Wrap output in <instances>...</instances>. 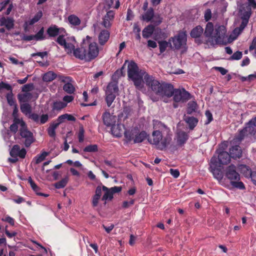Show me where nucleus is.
Wrapping results in <instances>:
<instances>
[{
  "label": "nucleus",
  "instance_id": "nucleus-1",
  "mask_svg": "<svg viewBox=\"0 0 256 256\" xmlns=\"http://www.w3.org/2000/svg\"><path fill=\"white\" fill-rule=\"evenodd\" d=\"M144 82L147 86L156 95L170 98L172 96V85L164 82H160L152 76L146 74Z\"/></svg>",
  "mask_w": 256,
  "mask_h": 256
},
{
  "label": "nucleus",
  "instance_id": "nucleus-2",
  "mask_svg": "<svg viewBox=\"0 0 256 256\" xmlns=\"http://www.w3.org/2000/svg\"><path fill=\"white\" fill-rule=\"evenodd\" d=\"M128 76L131 80L136 87L140 89L143 86V77L146 74H148L143 70H140L137 64L133 60L128 62Z\"/></svg>",
  "mask_w": 256,
  "mask_h": 256
},
{
  "label": "nucleus",
  "instance_id": "nucleus-3",
  "mask_svg": "<svg viewBox=\"0 0 256 256\" xmlns=\"http://www.w3.org/2000/svg\"><path fill=\"white\" fill-rule=\"evenodd\" d=\"M92 38L89 36H86V39L82 41L83 47L84 48L82 54H81V60H84L86 62H90L96 58L98 55L99 49L98 46L96 42H92Z\"/></svg>",
  "mask_w": 256,
  "mask_h": 256
},
{
  "label": "nucleus",
  "instance_id": "nucleus-4",
  "mask_svg": "<svg viewBox=\"0 0 256 256\" xmlns=\"http://www.w3.org/2000/svg\"><path fill=\"white\" fill-rule=\"evenodd\" d=\"M171 138L168 136L162 139V132L158 131H153L151 136L148 138V142L155 145L157 149L162 150L170 144Z\"/></svg>",
  "mask_w": 256,
  "mask_h": 256
},
{
  "label": "nucleus",
  "instance_id": "nucleus-5",
  "mask_svg": "<svg viewBox=\"0 0 256 256\" xmlns=\"http://www.w3.org/2000/svg\"><path fill=\"white\" fill-rule=\"evenodd\" d=\"M226 177L230 180L232 186L235 188L242 190L244 188L243 182H239L240 176L236 171V167L234 164H231L227 167L225 170Z\"/></svg>",
  "mask_w": 256,
  "mask_h": 256
},
{
  "label": "nucleus",
  "instance_id": "nucleus-6",
  "mask_svg": "<svg viewBox=\"0 0 256 256\" xmlns=\"http://www.w3.org/2000/svg\"><path fill=\"white\" fill-rule=\"evenodd\" d=\"M227 37L226 27L224 26H218L215 28L214 38H210L211 45L222 44Z\"/></svg>",
  "mask_w": 256,
  "mask_h": 256
},
{
  "label": "nucleus",
  "instance_id": "nucleus-7",
  "mask_svg": "<svg viewBox=\"0 0 256 256\" xmlns=\"http://www.w3.org/2000/svg\"><path fill=\"white\" fill-rule=\"evenodd\" d=\"M58 80L64 84L63 86L64 90L69 94H72L75 91V88L72 85V78L70 76H65L62 74H58Z\"/></svg>",
  "mask_w": 256,
  "mask_h": 256
},
{
  "label": "nucleus",
  "instance_id": "nucleus-8",
  "mask_svg": "<svg viewBox=\"0 0 256 256\" xmlns=\"http://www.w3.org/2000/svg\"><path fill=\"white\" fill-rule=\"evenodd\" d=\"M174 96V100L175 102H184L190 98V94L184 88L182 90H174L172 86V96Z\"/></svg>",
  "mask_w": 256,
  "mask_h": 256
},
{
  "label": "nucleus",
  "instance_id": "nucleus-9",
  "mask_svg": "<svg viewBox=\"0 0 256 256\" xmlns=\"http://www.w3.org/2000/svg\"><path fill=\"white\" fill-rule=\"evenodd\" d=\"M186 32H180L174 37L170 38V42H172L174 48L176 49H180L183 45L186 44Z\"/></svg>",
  "mask_w": 256,
  "mask_h": 256
},
{
  "label": "nucleus",
  "instance_id": "nucleus-10",
  "mask_svg": "<svg viewBox=\"0 0 256 256\" xmlns=\"http://www.w3.org/2000/svg\"><path fill=\"white\" fill-rule=\"evenodd\" d=\"M255 126L253 121L250 120L246 124V126L240 131L239 136L234 138L232 142V144L236 142H240L243 139L244 134L248 133L250 134H254L255 131Z\"/></svg>",
  "mask_w": 256,
  "mask_h": 256
},
{
  "label": "nucleus",
  "instance_id": "nucleus-11",
  "mask_svg": "<svg viewBox=\"0 0 256 256\" xmlns=\"http://www.w3.org/2000/svg\"><path fill=\"white\" fill-rule=\"evenodd\" d=\"M20 135L24 139V142L26 147H29L34 141L33 133L28 129L27 125L20 128Z\"/></svg>",
  "mask_w": 256,
  "mask_h": 256
},
{
  "label": "nucleus",
  "instance_id": "nucleus-12",
  "mask_svg": "<svg viewBox=\"0 0 256 256\" xmlns=\"http://www.w3.org/2000/svg\"><path fill=\"white\" fill-rule=\"evenodd\" d=\"M220 166V165L218 164L216 157L214 156L210 160V168L214 178L218 181H221L223 178V173L221 170L218 168V167Z\"/></svg>",
  "mask_w": 256,
  "mask_h": 256
},
{
  "label": "nucleus",
  "instance_id": "nucleus-13",
  "mask_svg": "<svg viewBox=\"0 0 256 256\" xmlns=\"http://www.w3.org/2000/svg\"><path fill=\"white\" fill-rule=\"evenodd\" d=\"M13 118V123L10 126V130L14 134L16 133L18 130V125L20 124V128L26 127V123L22 118H20L18 116H14Z\"/></svg>",
  "mask_w": 256,
  "mask_h": 256
},
{
  "label": "nucleus",
  "instance_id": "nucleus-14",
  "mask_svg": "<svg viewBox=\"0 0 256 256\" xmlns=\"http://www.w3.org/2000/svg\"><path fill=\"white\" fill-rule=\"evenodd\" d=\"M26 154V149L24 148L20 149V146L18 144L14 145L10 152V155L12 158L18 156L20 158H25Z\"/></svg>",
  "mask_w": 256,
  "mask_h": 256
},
{
  "label": "nucleus",
  "instance_id": "nucleus-15",
  "mask_svg": "<svg viewBox=\"0 0 256 256\" xmlns=\"http://www.w3.org/2000/svg\"><path fill=\"white\" fill-rule=\"evenodd\" d=\"M28 118L34 122L40 124H44L48 120V114H42L40 118L38 114L32 113L30 114Z\"/></svg>",
  "mask_w": 256,
  "mask_h": 256
},
{
  "label": "nucleus",
  "instance_id": "nucleus-16",
  "mask_svg": "<svg viewBox=\"0 0 256 256\" xmlns=\"http://www.w3.org/2000/svg\"><path fill=\"white\" fill-rule=\"evenodd\" d=\"M214 26L212 22H208L205 28V30L204 32V36L206 38V40L207 44H210L211 45V41L210 38H214Z\"/></svg>",
  "mask_w": 256,
  "mask_h": 256
},
{
  "label": "nucleus",
  "instance_id": "nucleus-17",
  "mask_svg": "<svg viewBox=\"0 0 256 256\" xmlns=\"http://www.w3.org/2000/svg\"><path fill=\"white\" fill-rule=\"evenodd\" d=\"M102 120L104 125L110 126L115 124L116 117L110 114L109 112H106L102 114Z\"/></svg>",
  "mask_w": 256,
  "mask_h": 256
},
{
  "label": "nucleus",
  "instance_id": "nucleus-18",
  "mask_svg": "<svg viewBox=\"0 0 256 256\" xmlns=\"http://www.w3.org/2000/svg\"><path fill=\"white\" fill-rule=\"evenodd\" d=\"M152 123L153 128L154 130V131H158L162 133L166 132L167 134L170 131V128L166 125L158 120H153Z\"/></svg>",
  "mask_w": 256,
  "mask_h": 256
},
{
  "label": "nucleus",
  "instance_id": "nucleus-19",
  "mask_svg": "<svg viewBox=\"0 0 256 256\" xmlns=\"http://www.w3.org/2000/svg\"><path fill=\"white\" fill-rule=\"evenodd\" d=\"M114 13L112 10H110L107 12L106 14L103 18L102 22V25L106 28H108L111 26L112 22L114 20Z\"/></svg>",
  "mask_w": 256,
  "mask_h": 256
},
{
  "label": "nucleus",
  "instance_id": "nucleus-20",
  "mask_svg": "<svg viewBox=\"0 0 256 256\" xmlns=\"http://www.w3.org/2000/svg\"><path fill=\"white\" fill-rule=\"evenodd\" d=\"M230 154L226 152L222 151L218 152V164L220 166L228 164L230 161Z\"/></svg>",
  "mask_w": 256,
  "mask_h": 256
},
{
  "label": "nucleus",
  "instance_id": "nucleus-21",
  "mask_svg": "<svg viewBox=\"0 0 256 256\" xmlns=\"http://www.w3.org/2000/svg\"><path fill=\"white\" fill-rule=\"evenodd\" d=\"M14 22L12 18L2 16L0 18V26H4L9 30L14 28Z\"/></svg>",
  "mask_w": 256,
  "mask_h": 256
},
{
  "label": "nucleus",
  "instance_id": "nucleus-22",
  "mask_svg": "<svg viewBox=\"0 0 256 256\" xmlns=\"http://www.w3.org/2000/svg\"><path fill=\"white\" fill-rule=\"evenodd\" d=\"M240 12L242 15V20L248 21L249 18L252 14L250 8L246 4H242L240 8Z\"/></svg>",
  "mask_w": 256,
  "mask_h": 256
},
{
  "label": "nucleus",
  "instance_id": "nucleus-23",
  "mask_svg": "<svg viewBox=\"0 0 256 256\" xmlns=\"http://www.w3.org/2000/svg\"><path fill=\"white\" fill-rule=\"evenodd\" d=\"M111 131L113 135L117 137H120L124 132V126L122 124H117L112 126Z\"/></svg>",
  "mask_w": 256,
  "mask_h": 256
},
{
  "label": "nucleus",
  "instance_id": "nucleus-24",
  "mask_svg": "<svg viewBox=\"0 0 256 256\" xmlns=\"http://www.w3.org/2000/svg\"><path fill=\"white\" fill-rule=\"evenodd\" d=\"M230 154L231 158L236 159L242 156V150L238 145L232 146L230 149Z\"/></svg>",
  "mask_w": 256,
  "mask_h": 256
},
{
  "label": "nucleus",
  "instance_id": "nucleus-25",
  "mask_svg": "<svg viewBox=\"0 0 256 256\" xmlns=\"http://www.w3.org/2000/svg\"><path fill=\"white\" fill-rule=\"evenodd\" d=\"M118 92V83L116 82H109L108 84L106 90V94H111L116 95Z\"/></svg>",
  "mask_w": 256,
  "mask_h": 256
},
{
  "label": "nucleus",
  "instance_id": "nucleus-26",
  "mask_svg": "<svg viewBox=\"0 0 256 256\" xmlns=\"http://www.w3.org/2000/svg\"><path fill=\"white\" fill-rule=\"evenodd\" d=\"M110 32L107 30H102L98 35L99 44L103 46L108 40L110 38Z\"/></svg>",
  "mask_w": 256,
  "mask_h": 256
},
{
  "label": "nucleus",
  "instance_id": "nucleus-27",
  "mask_svg": "<svg viewBox=\"0 0 256 256\" xmlns=\"http://www.w3.org/2000/svg\"><path fill=\"white\" fill-rule=\"evenodd\" d=\"M188 134L184 131H178L176 134L177 142L178 144L182 145L184 144L188 139Z\"/></svg>",
  "mask_w": 256,
  "mask_h": 256
},
{
  "label": "nucleus",
  "instance_id": "nucleus-28",
  "mask_svg": "<svg viewBox=\"0 0 256 256\" xmlns=\"http://www.w3.org/2000/svg\"><path fill=\"white\" fill-rule=\"evenodd\" d=\"M154 26L152 24H150L146 26L142 32V36L145 38H150L154 30Z\"/></svg>",
  "mask_w": 256,
  "mask_h": 256
},
{
  "label": "nucleus",
  "instance_id": "nucleus-29",
  "mask_svg": "<svg viewBox=\"0 0 256 256\" xmlns=\"http://www.w3.org/2000/svg\"><path fill=\"white\" fill-rule=\"evenodd\" d=\"M32 98V95L30 92H24L18 94V99L20 103L28 102L31 100Z\"/></svg>",
  "mask_w": 256,
  "mask_h": 256
},
{
  "label": "nucleus",
  "instance_id": "nucleus-30",
  "mask_svg": "<svg viewBox=\"0 0 256 256\" xmlns=\"http://www.w3.org/2000/svg\"><path fill=\"white\" fill-rule=\"evenodd\" d=\"M20 109L21 112L25 115L32 114V108L30 104L28 102L20 103Z\"/></svg>",
  "mask_w": 256,
  "mask_h": 256
},
{
  "label": "nucleus",
  "instance_id": "nucleus-31",
  "mask_svg": "<svg viewBox=\"0 0 256 256\" xmlns=\"http://www.w3.org/2000/svg\"><path fill=\"white\" fill-rule=\"evenodd\" d=\"M154 10L152 8H148L142 16V20L146 22H150L154 16Z\"/></svg>",
  "mask_w": 256,
  "mask_h": 256
},
{
  "label": "nucleus",
  "instance_id": "nucleus-32",
  "mask_svg": "<svg viewBox=\"0 0 256 256\" xmlns=\"http://www.w3.org/2000/svg\"><path fill=\"white\" fill-rule=\"evenodd\" d=\"M203 32V28L200 26H198L192 30L190 34L192 38H198Z\"/></svg>",
  "mask_w": 256,
  "mask_h": 256
},
{
  "label": "nucleus",
  "instance_id": "nucleus-33",
  "mask_svg": "<svg viewBox=\"0 0 256 256\" xmlns=\"http://www.w3.org/2000/svg\"><path fill=\"white\" fill-rule=\"evenodd\" d=\"M60 28L56 25L50 26L46 30V33L50 37H55L59 34Z\"/></svg>",
  "mask_w": 256,
  "mask_h": 256
},
{
  "label": "nucleus",
  "instance_id": "nucleus-34",
  "mask_svg": "<svg viewBox=\"0 0 256 256\" xmlns=\"http://www.w3.org/2000/svg\"><path fill=\"white\" fill-rule=\"evenodd\" d=\"M102 190L104 191V194L102 200H104V204H106V200L109 199L111 200L113 198V194L110 188H108L106 186H102Z\"/></svg>",
  "mask_w": 256,
  "mask_h": 256
},
{
  "label": "nucleus",
  "instance_id": "nucleus-35",
  "mask_svg": "<svg viewBox=\"0 0 256 256\" xmlns=\"http://www.w3.org/2000/svg\"><path fill=\"white\" fill-rule=\"evenodd\" d=\"M248 21L246 20H242V22L240 26L238 28H236L233 30V34L236 36H238L239 34H241L245 27L247 26Z\"/></svg>",
  "mask_w": 256,
  "mask_h": 256
},
{
  "label": "nucleus",
  "instance_id": "nucleus-36",
  "mask_svg": "<svg viewBox=\"0 0 256 256\" xmlns=\"http://www.w3.org/2000/svg\"><path fill=\"white\" fill-rule=\"evenodd\" d=\"M184 120L188 124L190 130H193L198 124V120L194 117L186 116Z\"/></svg>",
  "mask_w": 256,
  "mask_h": 256
},
{
  "label": "nucleus",
  "instance_id": "nucleus-37",
  "mask_svg": "<svg viewBox=\"0 0 256 256\" xmlns=\"http://www.w3.org/2000/svg\"><path fill=\"white\" fill-rule=\"evenodd\" d=\"M58 76H57L54 72L49 71L44 74L42 79L44 81L48 82L53 80L56 78H58Z\"/></svg>",
  "mask_w": 256,
  "mask_h": 256
},
{
  "label": "nucleus",
  "instance_id": "nucleus-38",
  "mask_svg": "<svg viewBox=\"0 0 256 256\" xmlns=\"http://www.w3.org/2000/svg\"><path fill=\"white\" fill-rule=\"evenodd\" d=\"M58 126L55 124V122H52L50 124V126L47 129V132L48 136L52 138L56 137V130Z\"/></svg>",
  "mask_w": 256,
  "mask_h": 256
},
{
  "label": "nucleus",
  "instance_id": "nucleus-39",
  "mask_svg": "<svg viewBox=\"0 0 256 256\" xmlns=\"http://www.w3.org/2000/svg\"><path fill=\"white\" fill-rule=\"evenodd\" d=\"M198 108V104L194 101H190L188 104L186 112L188 114H190L196 112Z\"/></svg>",
  "mask_w": 256,
  "mask_h": 256
},
{
  "label": "nucleus",
  "instance_id": "nucleus-40",
  "mask_svg": "<svg viewBox=\"0 0 256 256\" xmlns=\"http://www.w3.org/2000/svg\"><path fill=\"white\" fill-rule=\"evenodd\" d=\"M162 18L160 14H154V16L152 17V20L150 21L152 23V24L156 26H159L162 22Z\"/></svg>",
  "mask_w": 256,
  "mask_h": 256
},
{
  "label": "nucleus",
  "instance_id": "nucleus-41",
  "mask_svg": "<svg viewBox=\"0 0 256 256\" xmlns=\"http://www.w3.org/2000/svg\"><path fill=\"white\" fill-rule=\"evenodd\" d=\"M147 137V134L146 132L142 131L136 135L134 139V143L142 142Z\"/></svg>",
  "mask_w": 256,
  "mask_h": 256
},
{
  "label": "nucleus",
  "instance_id": "nucleus-42",
  "mask_svg": "<svg viewBox=\"0 0 256 256\" xmlns=\"http://www.w3.org/2000/svg\"><path fill=\"white\" fill-rule=\"evenodd\" d=\"M68 21L73 26H78L80 24V19L74 14H71L68 16Z\"/></svg>",
  "mask_w": 256,
  "mask_h": 256
},
{
  "label": "nucleus",
  "instance_id": "nucleus-43",
  "mask_svg": "<svg viewBox=\"0 0 256 256\" xmlns=\"http://www.w3.org/2000/svg\"><path fill=\"white\" fill-rule=\"evenodd\" d=\"M6 98L8 103L10 106H14L15 105H17L16 100L14 98V94L12 93V90L10 92H8L6 94Z\"/></svg>",
  "mask_w": 256,
  "mask_h": 256
},
{
  "label": "nucleus",
  "instance_id": "nucleus-44",
  "mask_svg": "<svg viewBox=\"0 0 256 256\" xmlns=\"http://www.w3.org/2000/svg\"><path fill=\"white\" fill-rule=\"evenodd\" d=\"M160 50V53H163L166 50V48L170 44V47H172V45L170 42V40L168 42H167L166 41H160L158 42Z\"/></svg>",
  "mask_w": 256,
  "mask_h": 256
},
{
  "label": "nucleus",
  "instance_id": "nucleus-45",
  "mask_svg": "<svg viewBox=\"0 0 256 256\" xmlns=\"http://www.w3.org/2000/svg\"><path fill=\"white\" fill-rule=\"evenodd\" d=\"M42 10L38 11L28 22L30 25H33L38 22L42 17Z\"/></svg>",
  "mask_w": 256,
  "mask_h": 256
},
{
  "label": "nucleus",
  "instance_id": "nucleus-46",
  "mask_svg": "<svg viewBox=\"0 0 256 256\" xmlns=\"http://www.w3.org/2000/svg\"><path fill=\"white\" fill-rule=\"evenodd\" d=\"M45 38L46 37L44 36V28L42 27L40 30L34 34V40L38 41L44 40Z\"/></svg>",
  "mask_w": 256,
  "mask_h": 256
},
{
  "label": "nucleus",
  "instance_id": "nucleus-47",
  "mask_svg": "<svg viewBox=\"0 0 256 256\" xmlns=\"http://www.w3.org/2000/svg\"><path fill=\"white\" fill-rule=\"evenodd\" d=\"M128 60H126L125 62H124V64L123 65V66L120 69H119V70H116L115 72L114 73V74H113L112 76V78H120V76H124V74H123V70L124 69V66L126 65V64L128 62Z\"/></svg>",
  "mask_w": 256,
  "mask_h": 256
},
{
  "label": "nucleus",
  "instance_id": "nucleus-48",
  "mask_svg": "<svg viewBox=\"0 0 256 256\" xmlns=\"http://www.w3.org/2000/svg\"><path fill=\"white\" fill-rule=\"evenodd\" d=\"M116 95H114V94H106V100L108 107L112 105V102L116 98Z\"/></svg>",
  "mask_w": 256,
  "mask_h": 256
},
{
  "label": "nucleus",
  "instance_id": "nucleus-49",
  "mask_svg": "<svg viewBox=\"0 0 256 256\" xmlns=\"http://www.w3.org/2000/svg\"><path fill=\"white\" fill-rule=\"evenodd\" d=\"M67 104L62 102H56L54 103L52 108L56 110H60L65 108Z\"/></svg>",
  "mask_w": 256,
  "mask_h": 256
},
{
  "label": "nucleus",
  "instance_id": "nucleus-50",
  "mask_svg": "<svg viewBox=\"0 0 256 256\" xmlns=\"http://www.w3.org/2000/svg\"><path fill=\"white\" fill-rule=\"evenodd\" d=\"M4 89L9 91V92L12 90V88L10 84H6L4 82H0V92Z\"/></svg>",
  "mask_w": 256,
  "mask_h": 256
},
{
  "label": "nucleus",
  "instance_id": "nucleus-51",
  "mask_svg": "<svg viewBox=\"0 0 256 256\" xmlns=\"http://www.w3.org/2000/svg\"><path fill=\"white\" fill-rule=\"evenodd\" d=\"M240 170L242 173L246 177L250 176L252 170L248 168V166L245 165H242L240 166Z\"/></svg>",
  "mask_w": 256,
  "mask_h": 256
},
{
  "label": "nucleus",
  "instance_id": "nucleus-52",
  "mask_svg": "<svg viewBox=\"0 0 256 256\" xmlns=\"http://www.w3.org/2000/svg\"><path fill=\"white\" fill-rule=\"evenodd\" d=\"M34 88V84L32 83H30L24 85L22 88V90L24 92H29L32 90Z\"/></svg>",
  "mask_w": 256,
  "mask_h": 256
},
{
  "label": "nucleus",
  "instance_id": "nucleus-53",
  "mask_svg": "<svg viewBox=\"0 0 256 256\" xmlns=\"http://www.w3.org/2000/svg\"><path fill=\"white\" fill-rule=\"evenodd\" d=\"M64 48L65 51L68 54H71L74 49V44L66 42V45L64 46Z\"/></svg>",
  "mask_w": 256,
  "mask_h": 256
},
{
  "label": "nucleus",
  "instance_id": "nucleus-54",
  "mask_svg": "<svg viewBox=\"0 0 256 256\" xmlns=\"http://www.w3.org/2000/svg\"><path fill=\"white\" fill-rule=\"evenodd\" d=\"M2 220L8 222L10 226H14L15 224V220L12 218L7 215L2 218Z\"/></svg>",
  "mask_w": 256,
  "mask_h": 256
},
{
  "label": "nucleus",
  "instance_id": "nucleus-55",
  "mask_svg": "<svg viewBox=\"0 0 256 256\" xmlns=\"http://www.w3.org/2000/svg\"><path fill=\"white\" fill-rule=\"evenodd\" d=\"M67 182L68 181L66 179L64 178L60 180V181L56 182L55 184V187L56 188L58 189L63 188L66 186Z\"/></svg>",
  "mask_w": 256,
  "mask_h": 256
},
{
  "label": "nucleus",
  "instance_id": "nucleus-56",
  "mask_svg": "<svg viewBox=\"0 0 256 256\" xmlns=\"http://www.w3.org/2000/svg\"><path fill=\"white\" fill-rule=\"evenodd\" d=\"M97 150L98 146L96 144L89 145L84 149V151L86 152H94Z\"/></svg>",
  "mask_w": 256,
  "mask_h": 256
},
{
  "label": "nucleus",
  "instance_id": "nucleus-57",
  "mask_svg": "<svg viewBox=\"0 0 256 256\" xmlns=\"http://www.w3.org/2000/svg\"><path fill=\"white\" fill-rule=\"evenodd\" d=\"M242 57V52L240 51H237L234 52L230 58V60H239Z\"/></svg>",
  "mask_w": 256,
  "mask_h": 256
},
{
  "label": "nucleus",
  "instance_id": "nucleus-58",
  "mask_svg": "<svg viewBox=\"0 0 256 256\" xmlns=\"http://www.w3.org/2000/svg\"><path fill=\"white\" fill-rule=\"evenodd\" d=\"M48 155V153L46 152H42L36 158V164H39L42 161H43L46 157Z\"/></svg>",
  "mask_w": 256,
  "mask_h": 256
},
{
  "label": "nucleus",
  "instance_id": "nucleus-59",
  "mask_svg": "<svg viewBox=\"0 0 256 256\" xmlns=\"http://www.w3.org/2000/svg\"><path fill=\"white\" fill-rule=\"evenodd\" d=\"M66 120V117L65 114H64L60 116L56 120L54 121V122H55V124L59 126V125L64 122Z\"/></svg>",
  "mask_w": 256,
  "mask_h": 256
},
{
  "label": "nucleus",
  "instance_id": "nucleus-60",
  "mask_svg": "<svg viewBox=\"0 0 256 256\" xmlns=\"http://www.w3.org/2000/svg\"><path fill=\"white\" fill-rule=\"evenodd\" d=\"M56 42L61 46H64L66 44V40L64 38V35H60L59 36L56 40Z\"/></svg>",
  "mask_w": 256,
  "mask_h": 256
},
{
  "label": "nucleus",
  "instance_id": "nucleus-61",
  "mask_svg": "<svg viewBox=\"0 0 256 256\" xmlns=\"http://www.w3.org/2000/svg\"><path fill=\"white\" fill-rule=\"evenodd\" d=\"M4 232L6 236L10 238L14 237L17 234V233L15 232H10L8 230V226L5 227Z\"/></svg>",
  "mask_w": 256,
  "mask_h": 256
},
{
  "label": "nucleus",
  "instance_id": "nucleus-62",
  "mask_svg": "<svg viewBox=\"0 0 256 256\" xmlns=\"http://www.w3.org/2000/svg\"><path fill=\"white\" fill-rule=\"evenodd\" d=\"M204 19L208 22L209 20L212 17V12L211 10L209 8L206 9L204 12Z\"/></svg>",
  "mask_w": 256,
  "mask_h": 256
},
{
  "label": "nucleus",
  "instance_id": "nucleus-63",
  "mask_svg": "<svg viewBox=\"0 0 256 256\" xmlns=\"http://www.w3.org/2000/svg\"><path fill=\"white\" fill-rule=\"evenodd\" d=\"M254 50V54H256V37L254 38L251 44L249 47V50L252 51Z\"/></svg>",
  "mask_w": 256,
  "mask_h": 256
},
{
  "label": "nucleus",
  "instance_id": "nucleus-64",
  "mask_svg": "<svg viewBox=\"0 0 256 256\" xmlns=\"http://www.w3.org/2000/svg\"><path fill=\"white\" fill-rule=\"evenodd\" d=\"M48 53L47 52H38L36 53H33L31 54L32 57H35L36 56H39L42 58H43L44 56H46Z\"/></svg>",
  "mask_w": 256,
  "mask_h": 256
}]
</instances>
